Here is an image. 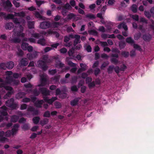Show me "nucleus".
Listing matches in <instances>:
<instances>
[{"label": "nucleus", "mask_w": 154, "mask_h": 154, "mask_svg": "<svg viewBox=\"0 0 154 154\" xmlns=\"http://www.w3.org/2000/svg\"><path fill=\"white\" fill-rule=\"evenodd\" d=\"M6 106L12 109H16L18 108V105L14 102V99L12 98L5 102Z\"/></svg>", "instance_id": "nucleus-1"}, {"label": "nucleus", "mask_w": 154, "mask_h": 154, "mask_svg": "<svg viewBox=\"0 0 154 154\" xmlns=\"http://www.w3.org/2000/svg\"><path fill=\"white\" fill-rule=\"evenodd\" d=\"M6 80L7 83L12 86H16L20 83L19 80L14 79L12 76L6 77Z\"/></svg>", "instance_id": "nucleus-2"}, {"label": "nucleus", "mask_w": 154, "mask_h": 154, "mask_svg": "<svg viewBox=\"0 0 154 154\" xmlns=\"http://www.w3.org/2000/svg\"><path fill=\"white\" fill-rule=\"evenodd\" d=\"M7 108L5 106H2L0 110V122L4 119V116H5L8 115L7 112Z\"/></svg>", "instance_id": "nucleus-3"}, {"label": "nucleus", "mask_w": 154, "mask_h": 154, "mask_svg": "<svg viewBox=\"0 0 154 154\" xmlns=\"http://www.w3.org/2000/svg\"><path fill=\"white\" fill-rule=\"evenodd\" d=\"M2 5L5 9L7 11H10L13 5L9 0H7L6 1L2 2Z\"/></svg>", "instance_id": "nucleus-4"}, {"label": "nucleus", "mask_w": 154, "mask_h": 154, "mask_svg": "<svg viewBox=\"0 0 154 154\" xmlns=\"http://www.w3.org/2000/svg\"><path fill=\"white\" fill-rule=\"evenodd\" d=\"M37 64L38 66L43 71L46 70L48 68L46 63L45 61L42 60H39L37 62Z\"/></svg>", "instance_id": "nucleus-5"}, {"label": "nucleus", "mask_w": 154, "mask_h": 154, "mask_svg": "<svg viewBox=\"0 0 154 154\" xmlns=\"http://www.w3.org/2000/svg\"><path fill=\"white\" fill-rule=\"evenodd\" d=\"M39 91H40L43 96H47L50 95V91L46 88L43 87L39 88Z\"/></svg>", "instance_id": "nucleus-6"}, {"label": "nucleus", "mask_w": 154, "mask_h": 154, "mask_svg": "<svg viewBox=\"0 0 154 154\" xmlns=\"http://www.w3.org/2000/svg\"><path fill=\"white\" fill-rule=\"evenodd\" d=\"M51 26V24L49 21H45L41 22L40 25L41 29H45L49 28Z\"/></svg>", "instance_id": "nucleus-7"}, {"label": "nucleus", "mask_w": 154, "mask_h": 154, "mask_svg": "<svg viewBox=\"0 0 154 154\" xmlns=\"http://www.w3.org/2000/svg\"><path fill=\"white\" fill-rule=\"evenodd\" d=\"M38 56V52L36 51L31 53H28L26 54L27 57L30 60H32L33 59L36 58Z\"/></svg>", "instance_id": "nucleus-8"}, {"label": "nucleus", "mask_w": 154, "mask_h": 154, "mask_svg": "<svg viewBox=\"0 0 154 154\" xmlns=\"http://www.w3.org/2000/svg\"><path fill=\"white\" fill-rule=\"evenodd\" d=\"M41 84L38 85V86H44L47 84V79L43 75L41 76Z\"/></svg>", "instance_id": "nucleus-9"}, {"label": "nucleus", "mask_w": 154, "mask_h": 154, "mask_svg": "<svg viewBox=\"0 0 154 154\" xmlns=\"http://www.w3.org/2000/svg\"><path fill=\"white\" fill-rule=\"evenodd\" d=\"M20 63L22 66H26L29 63L28 60L26 58H22L20 60Z\"/></svg>", "instance_id": "nucleus-10"}, {"label": "nucleus", "mask_w": 154, "mask_h": 154, "mask_svg": "<svg viewBox=\"0 0 154 154\" xmlns=\"http://www.w3.org/2000/svg\"><path fill=\"white\" fill-rule=\"evenodd\" d=\"M152 38V35L149 33H145L143 35V38L145 41L149 42Z\"/></svg>", "instance_id": "nucleus-11"}, {"label": "nucleus", "mask_w": 154, "mask_h": 154, "mask_svg": "<svg viewBox=\"0 0 154 154\" xmlns=\"http://www.w3.org/2000/svg\"><path fill=\"white\" fill-rule=\"evenodd\" d=\"M19 126L18 124H16L14 125L13 128L11 130V134L13 135L18 131Z\"/></svg>", "instance_id": "nucleus-12"}, {"label": "nucleus", "mask_w": 154, "mask_h": 154, "mask_svg": "<svg viewBox=\"0 0 154 154\" xmlns=\"http://www.w3.org/2000/svg\"><path fill=\"white\" fill-rule=\"evenodd\" d=\"M26 95L24 92H20L17 94L16 95V98L17 99H19L24 97Z\"/></svg>", "instance_id": "nucleus-13"}, {"label": "nucleus", "mask_w": 154, "mask_h": 154, "mask_svg": "<svg viewBox=\"0 0 154 154\" xmlns=\"http://www.w3.org/2000/svg\"><path fill=\"white\" fill-rule=\"evenodd\" d=\"M80 98H75L73 100L71 101L70 102V104L71 106H76Z\"/></svg>", "instance_id": "nucleus-14"}, {"label": "nucleus", "mask_w": 154, "mask_h": 154, "mask_svg": "<svg viewBox=\"0 0 154 154\" xmlns=\"http://www.w3.org/2000/svg\"><path fill=\"white\" fill-rule=\"evenodd\" d=\"M7 68L9 69H12L14 67V63L12 61H9L6 63Z\"/></svg>", "instance_id": "nucleus-15"}, {"label": "nucleus", "mask_w": 154, "mask_h": 154, "mask_svg": "<svg viewBox=\"0 0 154 154\" xmlns=\"http://www.w3.org/2000/svg\"><path fill=\"white\" fill-rule=\"evenodd\" d=\"M14 26V24L11 22H9L6 23L5 25V28L6 29L11 30Z\"/></svg>", "instance_id": "nucleus-16"}, {"label": "nucleus", "mask_w": 154, "mask_h": 154, "mask_svg": "<svg viewBox=\"0 0 154 154\" xmlns=\"http://www.w3.org/2000/svg\"><path fill=\"white\" fill-rule=\"evenodd\" d=\"M43 100H38L35 103V106L38 108H41L42 107V105L43 103Z\"/></svg>", "instance_id": "nucleus-17"}, {"label": "nucleus", "mask_w": 154, "mask_h": 154, "mask_svg": "<svg viewBox=\"0 0 154 154\" xmlns=\"http://www.w3.org/2000/svg\"><path fill=\"white\" fill-rule=\"evenodd\" d=\"M127 43H129L131 45H133L134 43V41L133 39L131 37H128L126 38L125 40Z\"/></svg>", "instance_id": "nucleus-18"}, {"label": "nucleus", "mask_w": 154, "mask_h": 154, "mask_svg": "<svg viewBox=\"0 0 154 154\" xmlns=\"http://www.w3.org/2000/svg\"><path fill=\"white\" fill-rule=\"evenodd\" d=\"M19 119V116L16 115L12 116L11 117V121L15 123L17 122Z\"/></svg>", "instance_id": "nucleus-19"}, {"label": "nucleus", "mask_w": 154, "mask_h": 154, "mask_svg": "<svg viewBox=\"0 0 154 154\" xmlns=\"http://www.w3.org/2000/svg\"><path fill=\"white\" fill-rule=\"evenodd\" d=\"M14 93V91H8L7 93L4 96L5 99H7L11 97L12 94Z\"/></svg>", "instance_id": "nucleus-20"}, {"label": "nucleus", "mask_w": 154, "mask_h": 154, "mask_svg": "<svg viewBox=\"0 0 154 154\" xmlns=\"http://www.w3.org/2000/svg\"><path fill=\"white\" fill-rule=\"evenodd\" d=\"M131 10L134 13H136L137 11V6L136 4H133L131 7Z\"/></svg>", "instance_id": "nucleus-21"}, {"label": "nucleus", "mask_w": 154, "mask_h": 154, "mask_svg": "<svg viewBox=\"0 0 154 154\" xmlns=\"http://www.w3.org/2000/svg\"><path fill=\"white\" fill-rule=\"evenodd\" d=\"M49 122V119L47 118H45L41 120L40 121V124L42 126L47 124Z\"/></svg>", "instance_id": "nucleus-22"}, {"label": "nucleus", "mask_w": 154, "mask_h": 154, "mask_svg": "<svg viewBox=\"0 0 154 154\" xmlns=\"http://www.w3.org/2000/svg\"><path fill=\"white\" fill-rule=\"evenodd\" d=\"M32 94L35 96H38L40 94V91H38L36 88H35L31 91Z\"/></svg>", "instance_id": "nucleus-23"}, {"label": "nucleus", "mask_w": 154, "mask_h": 154, "mask_svg": "<svg viewBox=\"0 0 154 154\" xmlns=\"http://www.w3.org/2000/svg\"><path fill=\"white\" fill-rule=\"evenodd\" d=\"M45 40L44 38L39 39L37 42V43L42 45L44 46L46 45Z\"/></svg>", "instance_id": "nucleus-24"}, {"label": "nucleus", "mask_w": 154, "mask_h": 154, "mask_svg": "<svg viewBox=\"0 0 154 154\" xmlns=\"http://www.w3.org/2000/svg\"><path fill=\"white\" fill-rule=\"evenodd\" d=\"M34 15L35 17L40 19H43V16L39 13L37 11L34 12Z\"/></svg>", "instance_id": "nucleus-25"}, {"label": "nucleus", "mask_w": 154, "mask_h": 154, "mask_svg": "<svg viewBox=\"0 0 154 154\" xmlns=\"http://www.w3.org/2000/svg\"><path fill=\"white\" fill-rule=\"evenodd\" d=\"M34 21H28L27 22V25L29 29L34 28Z\"/></svg>", "instance_id": "nucleus-26"}, {"label": "nucleus", "mask_w": 154, "mask_h": 154, "mask_svg": "<svg viewBox=\"0 0 154 154\" xmlns=\"http://www.w3.org/2000/svg\"><path fill=\"white\" fill-rule=\"evenodd\" d=\"M80 38L81 37L80 35H75V39L74 41L77 43H80L81 42Z\"/></svg>", "instance_id": "nucleus-27"}, {"label": "nucleus", "mask_w": 154, "mask_h": 154, "mask_svg": "<svg viewBox=\"0 0 154 154\" xmlns=\"http://www.w3.org/2000/svg\"><path fill=\"white\" fill-rule=\"evenodd\" d=\"M29 44L26 42H23L21 45V47L23 50H26Z\"/></svg>", "instance_id": "nucleus-28"}, {"label": "nucleus", "mask_w": 154, "mask_h": 154, "mask_svg": "<svg viewBox=\"0 0 154 154\" xmlns=\"http://www.w3.org/2000/svg\"><path fill=\"white\" fill-rule=\"evenodd\" d=\"M12 125V123L11 122L8 123H4L3 124L1 125V127H4L5 126L7 128H9Z\"/></svg>", "instance_id": "nucleus-29"}, {"label": "nucleus", "mask_w": 154, "mask_h": 154, "mask_svg": "<svg viewBox=\"0 0 154 154\" xmlns=\"http://www.w3.org/2000/svg\"><path fill=\"white\" fill-rule=\"evenodd\" d=\"M40 119V118L39 116L34 117L32 119L33 123L35 124H37L39 122Z\"/></svg>", "instance_id": "nucleus-30"}, {"label": "nucleus", "mask_w": 154, "mask_h": 154, "mask_svg": "<svg viewBox=\"0 0 154 154\" xmlns=\"http://www.w3.org/2000/svg\"><path fill=\"white\" fill-rule=\"evenodd\" d=\"M119 47L120 49H123L125 48L126 45V44L125 41H121L119 42Z\"/></svg>", "instance_id": "nucleus-31"}, {"label": "nucleus", "mask_w": 154, "mask_h": 154, "mask_svg": "<svg viewBox=\"0 0 154 154\" xmlns=\"http://www.w3.org/2000/svg\"><path fill=\"white\" fill-rule=\"evenodd\" d=\"M121 55L124 57L127 58L129 56V53L128 51H123L122 52Z\"/></svg>", "instance_id": "nucleus-32"}, {"label": "nucleus", "mask_w": 154, "mask_h": 154, "mask_svg": "<svg viewBox=\"0 0 154 154\" xmlns=\"http://www.w3.org/2000/svg\"><path fill=\"white\" fill-rule=\"evenodd\" d=\"M133 45L134 48L139 50L140 51H142V49L141 46L138 44L134 43Z\"/></svg>", "instance_id": "nucleus-33"}, {"label": "nucleus", "mask_w": 154, "mask_h": 154, "mask_svg": "<svg viewBox=\"0 0 154 154\" xmlns=\"http://www.w3.org/2000/svg\"><path fill=\"white\" fill-rule=\"evenodd\" d=\"M111 62L115 65H117L119 63V60L115 58H111L110 60Z\"/></svg>", "instance_id": "nucleus-34"}, {"label": "nucleus", "mask_w": 154, "mask_h": 154, "mask_svg": "<svg viewBox=\"0 0 154 154\" xmlns=\"http://www.w3.org/2000/svg\"><path fill=\"white\" fill-rule=\"evenodd\" d=\"M21 128L24 131L27 130L29 128V124L26 123L22 125Z\"/></svg>", "instance_id": "nucleus-35"}, {"label": "nucleus", "mask_w": 154, "mask_h": 154, "mask_svg": "<svg viewBox=\"0 0 154 154\" xmlns=\"http://www.w3.org/2000/svg\"><path fill=\"white\" fill-rule=\"evenodd\" d=\"M85 16L86 18H89L91 19H94L96 18L95 16L92 14H87Z\"/></svg>", "instance_id": "nucleus-36"}, {"label": "nucleus", "mask_w": 154, "mask_h": 154, "mask_svg": "<svg viewBox=\"0 0 154 154\" xmlns=\"http://www.w3.org/2000/svg\"><path fill=\"white\" fill-rule=\"evenodd\" d=\"M114 68V66L113 65L109 66L107 69V72L109 74H111Z\"/></svg>", "instance_id": "nucleus-37"}, {"label": "nucleus", "mask_w": 154, "mask_h": 154, "mask_svg": "<svg viewBox=\"0 0 154 154\" xmlns=\"http://www.w3.org/2000/svg\"><path fill=\"white\" fill-rule=\"evenodd\" d=\"M76 16L73 13H70L67 15V18L68 20H71L75 17Z\"/></svg>", "instance_id": "nucleus-38"}, {"label": "nucleus", "mask_w": 154, "mask_h": 154, "mask_svg": "<svg viewBox=\"0 0 154 154\" xmlns=\"http://www.w3.org/2000/svg\"><path fill=\"white\" fill-rule=\"evenodd\" d=\"M67 93H65L61 92V94L59 95V97L61 99H64L67 97Z\"/></svg>", "instance_id": "nucleus-39"}, {"label": "nucleus", "mask_w": 154, "mask_h": 154, "mask_svg": "<svg viewBox=\"0 0 154 154\" xmlns=\"http://www.w3.org/2000/svg\"><path fill=\"white\" fill-rule=\"evenodd\" d=\"M17 54L18 56L22 57L24 54V52L22 50L20 49H18V52H17Z\"/></svg>", "instance_id": "nucleus-40"}, {"label": "nucleus", "mask_w": 154, "mask_h": 154, "mask_svg": "<svg viewBox=\"0 0 154 154\" xmlns=\"http://www.w3.org/2000/svg\"><path fill=\"white\" fill-rule=\"evenodd\" d=\"M0 68L4 69H6L7 68L6 63H0Z\"/></svg>", "instance_id": "nucleus-41"}, {"label": "nucleus", "mask_w": 154, "mask_h": 154, "mask_svg": "<svg viewBox=\"0 0 154 154\" xmlns=\"http://www.w3.org/2000/svg\"><path fill=\"white\" fill-rule=\"evenodd\" d=\"M88 33L90 34H92L95 35H97L98 34L97 32L94 30H90L88 31Z\"/></svg>", "instance_id": "nucleus-42"}, {"label": "nucleus", "mask_w": 154, "mask_h": 154, "mask_svg": "<svg viewBox=\"0 0 154 154\" xmlns=\"http://www.w3.org/2000/svg\"><path fill=\"white\" fill-rule=\"evenodd\" d=\"M130 17L136 21H138L139 20V16L138 15H131Z\"/></svg>", "instance_id": "nucleus-43"}, {"label": "nucleus", "mask_w": 154, "mask_h": 154, "mask_svg": "<svg viewBox=\"0 0 154 154\" xmlns=\"http://www.w3.org/2000/svg\"><path fill=\"white\" fill-rule=\"evenodd\" d=\"M144 14L145 16L148 19H149L151 18V15L149 11H145L144 12Z\"/></svg>", "instance_id": "nucleus-44"}, {"label": "nucleus", "mask_w": 154, "mask_h": 154, "mask_svg": "<svg viewBox=\"0 0 154 154\" xmlns=\"http://www.w3.org/2000/svg\"><path fill=\"white\" fill-rule=\"evenodd\" d=\"M88 87L89 88L91 89L95 86V84L94 81L91 82L88 84Z\"/></svg>", "instance_id": "nucleus-45"}, {"label": "nucleus", "mask_w": 154, "mask_h": 154, "mask_svg": "<svg viewBox=\"0 0 154 154\" xmlns=\"http://www.w3.org/2000/svg\"><path fill=\"white\" fill-rule=\"evenodd\" d=\"M54 105L56 108L59 109L61 107L62 105L61 103L58 102L56 101L54 103Z\"/></svg>", "instance_id": "nucleus-46"}, {"label": "nucleus", "mask_w": 154, "mask_h": 154, "mask_svg": "<svg viewBox=\"0 0 154 154\" xmlns=\"http://www.w3.org/2000/svg\"><path fill=\"white\" fill-rule=\"evenodd\" d=\"M31 36L32 37L38 39L41 36V35L39 33H34L31 34Z\"/></svg>", "instance_id": "nucleus-47"}, {"label": "nucleus", "mask_w": 154, "mask_h": 154, "mask_svg": "<svg viewBox=\"0 0 154 154\" xmlns=\"http://www.w3.org/2000/svg\"><path fill=\"white\" fill-rule=\"evenodd\" d=\"M43 116L45 117H50V113L49 111H46L44 113Z\"/></svg>", "instance_id": "nucleus-48"}, {"label": "nucleus", "mask_w": 154, "mask_h": 154, "mask_svg": "<svg viewBox=\"0 0 154 154\" xmlns=\"http://www.w3.org/2000/svg\"><path fill=\"white\" fill-rule=\"evenodd\" d=\"M100 72V70L99 68H97L94 70V74L97 76Z\"/></svg>", "instance_id": "nucleus-49"}, {"label": "nucleus", "mask_w": 154, "mask_h": 154, "mask_svg": "<svg viewBox=\"0 0 154 154\" xmlns=\"http://www.w3.org/2000/svg\"><path fill=\"white\" fill-rule=\"evenodd\" d=\"M61 25L60 23L59 22H54L53 23V26L54 28H58L59 26Z\"/></svg>", "instance_id": "nucleus-50"}, {"label": "nucleus", "mask_w": 154, "mask_h": 154, "mask_svg": "<svg viewBox=\"0 0 154 154\" xmlns=\"http://www.w3.org/2000/svg\"><path fill=\"white\" fill-rule=\"evenodd\" d=\"M12 3L16 8H18L20 6V3L16 0H13Z\"/></svg>", "instance_id": "nucleus-51"}, {"label": "nucleus", "mask_w": 154, "mask_h": 154, "mask_svg": "<svg viewBox=\"0 0 154 154\" xmlns=\"http://www.w3.org/2000/svg\"><path fill=\"white\" fill-rule=\"evenodd\" d=\"M22 32H19V31H17L15 32V33L17 35L22 37H23L25 36V34L23 33H22Z\"/></svg>", "instance_id": "nucleus-52"}, {"label": "nucleus", "mask_w": 154, "mask_h": 154, "mask_svg": "<svg viewBox=\"0 0 154 154\" xmlns=\"http://www.w3.org/2000/svg\"><path fill=\"white\" fill-rule=\"evenodd\" d=\"M12 19H13V22L15 24L18 25L20 24V23L17 18H14V17Z\"/></svg>", "instance_id": "nucleus-53"}, {"label": "nucleus", "mask_w": 154, "mask_h": 154, "mask_svg": "<svg viewBox=\"0 0 154 154\" xmlns=\"http://www.w3.org/2000/svg\"><path fill=\"white\" fill-rule=\"evenodd\" d=\"M71 89L72 91L76 92L78 90V88L76 85H73L71 86Z\"/></svg>", "instance_id": "nucleus-54"}, {"label": "nucleus", "mask_w": 154, "mask_h": 154, "mask_svg": "<svg viewBox=\"0 0 154 154\" xmlns=\"http://www.w3.org/2000/svg\"><path fill=\"white\" fill-rule=\"evenodd\" d=\"M63 8L67 10H69L71 8V6L68 3H66L63 7Z\"/></svg>", "instance_id": "nucleus-55"}, {"label": "nucleus", "mask_w": 154, "mask_h": 154, "mask_svg": "<svg viewBox=\"0 0 154 154\" xmlns=\"http://www.w3.org/2000/svg\"><path fill=\"white\" fill-rule=\"evenodd\" d=\"M109 64V63L108 62H104L101 66V68L102 69H103V68L106 67Z\"/></svg>", "instance_id": "nucleus-56"}, {"label": "nucleus", "mask_w": 154, "mask_h": 154, "mask_svg": "<svg viewBox=\"0 0 154 154\" xmlns=\"http://www.w3.org/2000/svg\"><path fill=\"white\" fill-rule=\"evenodd\" d=\"M92 81V79L91 77H88L86 78L85 81L86 84H88L89 83L91 82Z\"/></svg>", "instance_id": "nucleus-57"}, {"label": "nucleus", "mask_w": 154, "mask_h": 154, "mask_svg": "<svg viewBox=\"0 0 154 154\" xmlns=\"http://www.w3.org/2000/svg\"><path fill=\"white\" fill-rule=\"evenodd\" d=\"M152 24L150 25L149 27L150 29L153 30L154 32V21L152 20L151 21Z\"/></svg>", "instance_id": "nucleus-58"}, {"label": "nucleus", "mask_w": 154, "mask_h": 154, "mask_svg": "<svg viewBox=\"0 0 154 154\" xmlns=\"http://www.w3.org/2000/svg\"><path fill=\"white\" fill-rule=\"evenodd\" d=\"M31 99L28 97H25L22 100V101L24 103H27L30 102Z\"/></svg>", "instance_id": "nucleus-59"}, {"label": "nucleus", "mask_w": 154, "mask_h": 154, "mask_svg": "<svg viewBox=\"0 0 154 154\" xmlns=\"http://www.w3.org/2000/svg\"><path fill=\"white\" fill-rule=\"evenodd\" d=\"M60 52L62 54H65L66 53L67 50L64 47L60 49Z\"/></svg>", "instance_id": "nucleus-60"}, {"label": "nucleus", "mask_w": 154, "mask_h": 154, "mask_svg": "<svg viewBox=\"0 0 154 154\" xmlns=\"http://www.w3.org/2000/svg\"><path fill=\"white\" fill-rule=\"evenodd\" d=\"M5 89L6 90L8 91H14L13 89L11 87L8 86L6 85Z\"/></svg>", "instance_id": "nucleus-61"}, {"label": "nucleus", "mask_w": 154, "mask_h": 154, "mask_svg": "<svg viewBox=\"0 0 154 154\" xmlns=\"http://www.w3.org/2000/svg\"><path fill=\"white\" fill-rule=\"evenodd\" d=\"M121 71H124L127 69V66L125 64H122L120 68Z\"/></svg>", "instance_id": "nucleus-62"}, {"label": "nucleus", "mask_w": 154, "mask_h": 154, "mask_svg": "<svg viewBox=\"0 0 154 154\" xmlns=\"http://www.w3.org/2000/svg\"><path fill=\"white\" fill-rule=\"evenodd\" d=\"M57 72L56 69L49 70V74L52 75H54Z\"/></svg>", "instance_id": "nucleus-63"}, {"label": "nucleus", "mask_w": 154, "mask_h": 154, "mask_svg": "<svg viewBox=\"0 0 154 154\" xmlns=\"http://www.w3.org/2000/svg\"><path fill=\"white\" fill-rule=\"evenodd\" d=\"M18 15L19 17H24L25 16V13L24 12L21 11L18 13Z\"/></svg>", "instance_id": "nucleus-64"}]
</instances>
